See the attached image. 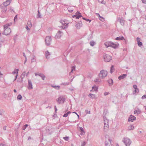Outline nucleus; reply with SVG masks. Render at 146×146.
<instances>
[{"label":"nucleus","instance_id":"59","mask_svg":"<svg viewBox=\"0 0 146 146\" xmlns=\"http://www.w3.org/2000/svg\"><path fill=\"white\" fill-rule=\"evenodd\" d=\"M29 73V72L27 73V74H26V76H28V74Z\"/></svg>","mask_w":146,"mask_h":146},{"label":"nucleus","instance_id":"4","mask_svg":"<svg viewBox=\"0 0 146 146\" xmlns=\"http://www.w3.org/2000/svg\"><path fill=\"white\" fill-rule=\"evenodd\" d=\"M11 32V29L10 28H7L4 29V32L3 34H4L6 35H9Z\"/></svg>","mask_w":146,"mask_h":146},{"label":"nucleus","instance_id":"51","mask_svg":"<svg viewBox=\"0 0 146 146\" xmlns=\"http://www.w3.org/2000/svg\"><path fill=\"white\" fill-rule=\"evenodd\" d=\"M17 19V15H16L15 16V17L14 18V20H15V19Z\"/></svg>","mask_w":146,"mask_h":146},{"label":"nucleus","instance_id":"45","mask_svg":"<svg viewBox=\"0 0 146 146\" xmlns=\"http://www.w3.org/2000/svg\"><path fill=\"white\" fill-rule=\"evenodd\" d=\"M38 16L39 17H41V15H40V12L38 11Z\"/></svg>","mask_w":146,"mask_h":146},{"label":"nucleus","instance_id":"54","mask_svg":"<svg viewBox=\"0 0 146 146\" xmlns=\"http://www.w3.org/2000/svg\"><path fill=\"white\" fill-rule=\"evenodd\" d=\"M70 113H71V112L70 111H68L67 113H66L68 115L69 114H70Z\"/></svg>","mask_w":146,"mask_h":146},{"label":"nucleus","instance_id":"36","mask_svg":"<svg viewBox=\"0 0 146 146\" xmlns=\"http://www.w3.org/2000/svg\"><path fill=\"white\" fill-rule=\"evenodd\" d=\"M120 23L122 25H123L124 24V21L122 20H121L120 21Z\"/></svg>","mask_w":146,"mask_h":146},{"label":"nucleus","instance_id":"29","mask_svg":"<svg viewBox=\"0 0 146 146\" xmlns=\"http://www.w3.org/2000/svg\"><path fill=\"white\" fill-rule=\"evenodd\" d=\"M114 66H111L110 69V73H112V72L114 71Z\"/></svg>","mask_w":146,"mask_h":146},{"label":"nucleus","instance_id":"42","mask_svg":"<svg viewBox=\"0 0 146 146\" xmlns=\"http://www.w3.org/2000/svg\"><path fill=\"white\" fill-rule=\"evenodd\" d=\"M26 29L27 30H29L30 28L29 27V26L28 25H27L26 27Z\"/></svg>","mask_w":146,"mask_h":146},{"label":"nucleus","instance_id":"63","mask_svg":"<svg viewBox=\"0 0 146 146\" xmlns=\"http://www.w3.org/2000/svg\"><path fill=\"white\" fill-rule=\"evenodd\" d=\"M116 146H119V145H118V144H117L116 145Z\"/></svg>","mask_w":146,"mask_h":146},{"label":"nucleus","instance_id":"20","mask_svg":"<svg viewBox=\"0 0 146 146\" xmlns=\"http://www.w3.org/2000/svg\"><path fill=\"white\" fill-rule=\"evenodd\" d=\"M97 15L99 17V19L101 21H105V19L102 17H101L99 14H97Z\"/></svg>","mask_w":146,"mask_h":146},{"label":"nucleus","instance_id":"38","mask_svg":"<svg viewBox=\"0 0 146 146\" xmlns=\"http://www.w3.org/2000/svg\"><path fill=\"white\" fill-rule=\"evenodd\" d=\"M8 26H7V25L6 24L4 26V29H6L7 28H9L8 27Z\"/></svg>","mask_w":146,"mask_h":146},{"label":"nucleus","instance_id":"14","mask_svg":"<svg viewBox=\"0 0 146 146\" xmlns=\"http://www.w3.org/2000/svg\"><path fill=\"white\" fill-rule=\"evenodd\" d=\"M112 42L108 41L105 42L104 43L105 45L107 47H111Z\"/></svg>","mask_w":146,"mask_h":146},{"label":"nucleus","instance_id":"2","mask_svg":"<svg viewBox=\"0 0 146 146\" xmlns=\"http://www.w3.org/2000/svg\"><path fill=\"white\" fill-rule=\"evenodd\" d=\"M60 23L61 24V27L63 29H65L67 27V25L68 23L66 20H61Z\"/></svg>","mask_w":146,"mask_h":146},{"label":"nucleus","instance_id":"60","mask_svg":"<svg viewBox=\"0 0 146 146\" xmlns=\"http://www.w3.org/2000/svg\"><path fill=\"white\" fill-rule=\"evenodd\" d=\"M6 10H7V9H5V11H4V12H6Z\"/></svg>","mask_w":146,"mask_h":146},{"label":"nucleus","instance_id":"3","mask_svg":"<svg viewBox=\"0 0 146 146\" xmlns=\"http://www.w3.org/2000/svg\"><path fill=\"white\" fill-rule=\"evenodd\" d=\"M104 60L106 62H109L112 59V57L110 55L105 54L104 55Z\"/></svg>","mask_w":146,"mask_h":146},{"label":"nucleus","instance_id":"8","mask_svg":"<svg viewBox=\"0 0 146 146\" xmlns=\"http://www.w3.org/2000/svg\"><path fill=\"white\" fill-rule=\"evenodd\" d=\"M65 98L64 97H60L58 98L57 100V102H58L59 103H63L65 101Z\"/></svg>","mask_w":146,"mask_h":146},{"label":"nucleus","instance_id":"25","mask_svg":"<svg viewBox=\"0 0 146 146\" xmlns=\"http://www.w3.org/2000/svg\"><path fill=\"white\" fill-rule=\"evenodd\" d=\"M89 97L92 99L95 98V96L94 94H90L89 95Z\"/></svg>","mask_w":146,"mask_h":146},{"label":"nucleus","instance_id":"33","mask_svg":"<svg viewBox=\"0 0 146 146\" xmlns=\"http://www.w3.org/2000/svg\"><path fill=\"white\" fill-rule=\"evenodd\" d=\"M90 44L91 46H93L94 45L95 42L93 41H91L90 42Z\"/></svg>","mask_w":146,"mask_h":146},{"label":"nucleus","instance_id":"34","mask_svg":"<svg viewBox=\"0 0 146 146\" xmlns=\"http://www.w3.org/2000/svg\"><path fill=\"white\" fill-rule=\"evenodd\" d=\"M139 46H141L142 45V42L140 41H138L137 42Z\"/></svg>","mask_w":146,"mask_h":146},{"label":"nucleus","instance_id":"23","mask_svg":"<svg viewBox=\"0 0 146 146\" xmlns=\"http://www.w3.org/2000/svg\"><path fill=\"white\" fill-rule=\"evenodd\" d=\"M19 69H15L14 71L12 72L13 74H18Z\"/></svg>","mask_w":146,"mask_h":146},{"label":"nucleus","instance_id":"39","mask_svg":"<svg viewBox=\"0 0 146 146\" xmlns=\"http://www.w3.org/2000/svg\"><path fill=\"white\" fill-rule=\"evenodd\" d=\"M75 70V66H73L72 67V69L71 70V72H72L73 70Z\"/></svg>","mask_w":146,"mask_h":146},{"label":"nucleus","instance_id":"49","mask_svg":"<svg viewBox=\"0 0 146 146\" xmlns=\"http://www.w3.org/2000/svg\"><path fill=\"white\" fill-rule=\"evenodd\" d=\"M23 56L25 57V58L26 57V56L25 55V53L24 52L23 53Z\"/></svg>","mask_w":146,"mask_h":146},{"label":"nucleus","instance_id":"31","mask_svg":"<svg viewBox=\"0 0 146 146\" xmlns=\"http://www.w3.org/2000/svg\"><path fill=\"white\" fill-rule=\"evenodd\" d=\"M50 55V54L49 53V52H48V51H46L45 53V55L46 56V57L47 58H48V55Z\"/></svg>","mask_w":146,"mask_h":146},{"label":"nucleus","instance_id":"15","mask_svg":"<svg viewBox=\"0 0 146 146\" xmlns=\"http://www.w3.org/2000/svg\"><path fill=\"white\" fill-rule=\"evenodd\" d=\"M80 134L81 135H84L85 134V132L84 131L82 127H80Z\"/></svg>","mask_w":146,"mask_h":146},{"label":"nucleus","instance_id":"1","mask_svg":"<svg viewBox=\"0 0 146 146\" xmlns=\"http://www.w3.org/2000/svg\"><path fill=\"white\" fill-rule=\"evenodd\" d=\"M108 74L107 71L104 70H101L100 73L99 74V77L103 79Z\"/></svg>","mask_w":146,"mask_h":146},{"label":"nucleus","instance_id":"24","mask_svg":"<svg viewBox=\"0 0 146 146\" xmlns=\"http://www.w3.org/2000/svg\"><path fill=\"white\" fill-rule=\"evenodd\" d=\"M27 25L29 26V27H31L32 26V24L31 21H28L27 22Z\"/></svg>","mask_w":146,"mask_h":146},{"label":"nucleus","instance_id":"27","mask_svg":"<svg viewBox=\"0 0 146 146\" xmlns=\"http://www.w3.org/2000/svg\"><path fill=\"white\" fill-rule=\"evenodd\" d=\"M140 111L139 110H136L134 111V114H139L141 113Z\"/></svg>","mask_w":146,"mask_h":146},{"label":"nucleus","instance_id":"13","mask_svg":"<svg viewBox=\"0 0 146 146\" xmlns=\"http://www.w3.org/2000/svg\"><path fill=\"white\" fill-rule=\"evenodd\" d=\"M11 1V0H6L5 2H4L3 5L5 7H7L9 5Z\"/></svg>","mask_w":146,"mask_h":146},{"label":"nucleus","instance_id":"56","mask_svg":"<svg viewBox=\"0 0 146 146\" xmlns=\"http://www.w3.org/2000/svg\"><path fill=\"white\" fill-rule=\"evenodd\" d=\"M19 79H20L19 78L18 79V80H17V82H22V81H21V80H19Z\"/></svg>","mask_w":146,"mask_h":146},{"label":"nucleus","instance_id":"55","mask_svg":"<svg viewBox=\"0 0 146 146\" xmlns=\"http://www.w3.org/2000/svg\"><path fill=\"white\" fill-rule=\"evenodd\" d=\"M85 142H84L82 144V146H84L85 145Z\"/></svg>","mask_w":146,"mask_h":146},{"label":"nucleus","instance_id":"5","mask_svg":"<svg viewBox=\"0 0 146 146\" xmlns=\"http://www.w3.org/2000/svg\"><path fill=\"white\" fill-rule=\"evenodd\" d=\"M123 141L125 144L126 146H129L131 143L130 140L127 138H124L123 139Z\"/></svg>","mask_w":146,"mask_h":146},{"label":"nucleus","instance_id":"21","mask_svg":"<svg viewBox=\"0 0 146 146\" xmlns=\"http://www.w3.org/2000/svg\"><path fill=\"white\" fill-rule=\"evenodd\" d=\"M61 32L59 31L56 34V37L57 38H60L61 36Z\"/></svg>","mask_w":146,"mask_h":146},{"label":"nucleus","instance_id":"64","mask_svg":"<svg viewBox=\"0 0 146 146\" xmlns=\"http://www.w3.org/2000/svg\"><path fill=\"white\" fill-rule=\"evenodd\" d=\"M73 113H76V114H77L76 112H73Z\"/></svg>","mask_w":146,"mask_h":146},{"label":"nucleus","instance_id":"41","mask_svg":"<svg viewBox=\"0 0 146 146\" xmlns=\"http://www.w3.org/2000/svg\"><path fill=\"white\" fill-rule=\"evenodd\" d=\"M12 23H8L7 24V26H9L11 25L12 24Z\"/></svg>","mask_w":146,"mask_h":146},{"label":"nucleus","instance_id":"32","mask_svg":"<svg viewBox=\"0 0 146 146\" xmlns=\"http://www.w3.org/2000/svg\"><path fill=\"white\" fill-rule=\"evenodd\" d=\"M28 126V125L27 124H25V125L22 127L23 130H25L26 128Z\"/></svg>","mask_w":146,"mask_h":146},{"label":"nucleus","instance_id":"7","mask_svg":"<svg viewBox=\"0 0 146 146\" xmlns=\"http://www.w3.org/2000/svg\"><path fill=\"white\" fill-rule=\"evenodd\" d=\"M73 18H76L77 19H79L82 17L81 13L79 12H77L76 13L75 15L72 16Z\"/></svg>","mask_w":146,"mask_h":146},{"label":"nucleus","instance_id":"48","mask_svg":"<svg viewBox=\"0 0 146 146\" xmlns=\"http://www.w3.org/2000/svg\"><path fill=\"white\" fill-rule=\"evenodd\" d=\"M68 116V115L66 113V114H64L63 115V117H66Z\"/></svg>","mask_w":146,"mask_h":146},{"label":"nucleus","instance_id":"53","mask_svg":"<svg viewBox=\"0 0 146 146\" xmlns=\"http://www.w3.org/2000/svg\"><path fill=\"white\" fill-rule=\"evenodd\" d=\"M0 146H4V145L3 143H1L0 144Z\"/></svg>","mask_w":146,"mask_h":146},{"label":"nucleus","instance_id":"12","mask_svg":"<svg viewBox=\"0 0 146 146\" xmlns=\"http://www.w3.org/2000/svg\"><path fill=\"white\" fill-rule=\"evenodd\" d=\"M119 44L118 43L115 44L112 42L111 47L114 48H116L119 47Z\"/></svg>","mask_w":146,"mask_h":146},{"label":"nucleus","instance_id":"58","mask_svg":"<svg viewBox=\"0 0 146 146\" xmlns=\"http://www.w3.org/2000/svg\"><path fill=\"white\" fill-rule=\"evenodd\" d=\"M13 91L15 93H16L17 92V91L15 89H14V90H13Z\"/></svg>","mask_w":146,"mask_h":146},{"label":"nucleus","instance_id":"11","mask_svg":"<svg viewBox=\"0 0 146 146\" xmlns=\"http://www.w3.org/2000/svg\"><path fill=\"white\" fill-rule=\"evenodd\" d=\"M28 89L29 90L32 89H33L32 84V82L30 80H28Z\"/></svg>","mask_w":146,"mask_h":146},{"label":"nucleus","instance_id":"46","mask_svg":"<svg viewBox=\"0 0 146 146\" xmlns=\"http://www.w3.org/2000/svg\"><path fill=\"white\" fill-rule=\"evenodd\" d=\"M142 1L143 3H146V0H142Z\"/></svg>","mask_w":146,"mask_h":146},{"label":"nucleus","instance_id":"9","mask_svg":"<svg viewBox=\"0 0 146 146\" xmlns=\"http://www.w3.org/2000/svg\"><path fill=\"white\" fill-rule=\"evenodd\" d=\"M136 119V117L134 116L131 115H130L129 118L128 119L129 122H133L134 120H135Z\"/></svg>","mask_w":146,"mask_h":146},{"label":"nucleus","instance_id":"61","mask_svg":"<svg viewBox=\"0 0 146 146\" xmlns=\"http://www.w3.org/2000/svg\"><path fill=\"white\" fill-rule=\"evenodd\" d=\"M35 76H36V73H35Z\"/></svg>","mask_w":146,"mask_h":146},{"label":"nucleus","instance_id":"43","mask_svg":"<svg viewBox=\"0 0 146 146\" xmlns=\"http://www.w3.org/2000/svg\"><path fill=\"white\" fill-rule=\"evenodd\" d=\"M18 74H16V75L15 76V79L14 80V81H15L16 80V79L17 78V76H18Z\"/></svg>","mask_w":146,"mask_h":146},{"label":"nucleus","instance_id":"30","mask_svg":"<svg viewBox=\"0 0 146 146\" xmlns=\"http://www.w3.org/2000/svg\"><path fill=\"white\" fill-rule=\"evenodd\" d=\"M22 97L20 94L17 97V99L18 100H21L22 99Z\"/></svg>","mask_w":146,"mask_h":146},{"label":"nucleus","instance_id":"50","mask_svg":"<svg viewBox=\"0 0 146 146\" xmlns=\"http://www.w3.org/2000/svg\"><path fill=\"white\" fill-rule=\"evenodd\" d=\"M35 59H34V58L32 59L31 61L32 62H33L35 61Z\"/></svg>","mask_w":146,"mask_h":146},{"label":"nucleus","instance_id":"26","mask_svg":"<svg viewBox=\"0 0 146 146\" xmlns=\"http://www.w3.org/2000/svg\"><path fill=\"white\" fill-rule=\"evenodd\" d=\"M134 129V126L133 125H130L128 127V129L129 130H133Z\"/></svg>","mask_w":146,"mask_h":146},{"label":"nucleus","instance_id":"40","mask_svg":"<svg viewBox=\"0 0 146 146\" xmlns=\"http://www.w3.org/2000/svg\"><path fill=\"white\" fill-rule=\"evenodd\" d=\"M142 99H144L145 98H146V95H145L143 96L142 97Z\"/></svg>","mask_w":146,"mask_h":146},{"label":"nucleus","instance_id":"22","mask_svg":"<svg viewBox=\"0 0 146 146\" xmlns=\"http://www.w3.org/2000/svg\"><path fill=\"white\" fill-rule=\"evenodd\" d=\"M108 123H105L104 126V130H107L108 129Z\"/></svg>","mask_w":146,"mask_h":146},{"label":"nucleus","instance_id":"10","mask_svg":"<svg viewBox=\"0 0 146 146\" xmlns=\"http://www.w3.org/2000/svg\"><path fill=\"white\" fill-rule=\"evenodd\" d=\"M133 88L135 90L133 92V94H135L136 93H138L139 92V89L137 88V86L136 85H134L133 86Z\"/></svg>","mask_w":146,"mask_h":146},{"label":"nucleus","instance_id":"52","mask_svg":"<svg viewBox=\"0 0 146 146\" xmlns=\"http://www.w3.org/2000/svg\"><path fill=\"white\" fill-rule=\"evenodd\" d=\"M27 61V57H26V58H25V62H24L25 64Z\"/></svg>","mask_w":146,"mask_h":146},{"label":"nucleus","instance_id":"17","mask_svg":"<svg viewBox=\"0 0 146 146\" xmlns=\"http://www.w3.org/2000/svg\"><path fill=\"white\" fill-rule=\"evenodd\" d=\"M127 76V74H122L120 76H119L118 78L119 80H121V79H123L125 78Z\"/></svg>","mask_w":146,"mask_h":146},{"label":"nucleus","instance_id":"28","mask_svg":"<svg viewBox=\"0 0 146 146\" xmlns=\"http://www.w3.org/2000/svg\"><path fill=\"white\" fill-rule=\"evenodd\" d=\"M68 11L70 12H72L73 10V9L71 7H69L68 8Z\"/></svg>","mask_w":146,"mask_h":146},{"label":"nucleus","instance_id":"44","mask_svg":"<svg viewBox=\"0 0 146 146\" xmlns=\"http://www.w3.org/2000/svg\"><path fill=\"white\" fill-rule=\"evenodd\" d=\"M41 76L42 77V79L44 80V78H45L44 76L43 75H42Z\"/></svg>","mask_w":146,"mask_h":146},{"label":"nucleus","instance_id":"37","mask_svg":"<svg viewBox=\"0 0 146 146\" xmlns=\"http://www.w3.org/2000/svg\"><path fill=\"white\" fill-rule=\"evenodd\" d=\"M83 19L84 20H86V21H89L90 22L91 21V20H89L88 19H86V18H84V17H83Z\"/></svg>","mask_w":146,"mask_h":146},{"label":"nucleus","instance_id":"35","mask_svg":"<svg viewBox=\"0 0 146 146\" xmlns=\"http://www.w3.org/2000/svg\"><path fill=\"white\" fill-rule=\"evenodd\" d=\"M63 138L66 141H68L69 139V137H64Z\"/></svg>","mask_w":146,"mask_h":146},{"label":"nucleus","instance_id":"47","mask_svg":"<svg viewBox=\"0 0 146 146\" xmlns=\"http://www.w3.org/2000/svg\"><path fill=\"white\" fill-rule=\"evenodd\" d=\"M137 42H138V41H140V39L138 37L137 38Z\"/></svg>","mask_w":146,"mask_h":146},{"label":"nucleus","instance_id":"6","mask_svg":"<svg viewBox=\"0 0 146 146\" xmlns=\"http://www.w3.org/2000/svg\"><path fill=\"white\" fill-rule=\"evenodd\" d=\"M51 37L49 36L46 37L45 39V42L46 44L47 45H49L51 43Z\"/></svg>","mask_w":146,"mask_h":146},{"label":"nucleus","instance_id":"18","mask_svg":"<svg viewBox=\"0 0 146 146\" xmlns=\"http://www.w3.org/2000/svg\"><path fill=\"white\" fill-rule=\"evenodd\" d=\"M25 72H23V73H22V74H21V75L20 78H21V81H23V78H24V77L25 76Z\"/></svg>","mask_w":146,"mask_h":146},{"label":"nucleus","instance_id":"62","mask_svg":"<svg viewBox=\"0 0 146 146\" xmlns=\"http://www.w3.org/2000/svg\"><path fill=\"white\" fill-rule=\"evenodd\" d=\"M106 146H107L108 144L107 143H106Z\"/></svg>","mask_w":146,"mask_h":146},{"label":"nucleus","instance_id":"19","mask_svg":"<svg viewBox=\"0 0 146 146\" xmlns=\"http://www.w3.org/2000/svg\"><path fill=\"white\" fill-rule=\"evenodd\" d=\"M98 89V88L96 86H94L92 88V90H91V92L97 91Z\"/></svg>","mask_w":146,"mask_h":146},{"label":"nucleus","instance_id":"57","mask_svg":"<svg viewBox=\"0 0 146 146\" xmlns=\"http://www.w3.org/2000/svg\"><path fill=\"white\" fill-rule=\"evenodd\" d=\"M31 139V137H28V140H29L30 139Z\"/></svg>","mask_w":146,"mask_h":146},{"label":"nucleus","instance_id":"16","mask_svg":"<svg viewBox=\"0 0 146 146\" xmlns=\"http://www.w3.org/2000/svg\"><path fill=\"white\" fill-rule=\"evenodd\" d=\"M115 39L116 40H125V39L123 36H120L116 38Z\"/></svg>","mask_w":146,"mask_h":146}]
</instances>
